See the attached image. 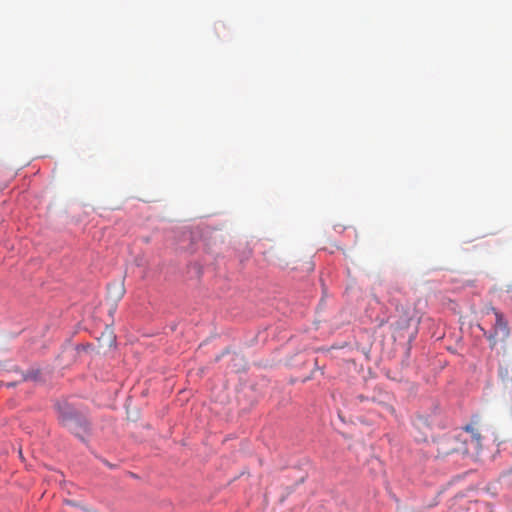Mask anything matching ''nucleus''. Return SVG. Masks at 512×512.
<instances>
[{"instance_id":"1","label":"nucleus","mask_w":512,"mask_h":512,"mask_svg":"<svg viewBox=\"0 0 512 512\" xmlns=\"http://www.w3.org/2000/svg\"><path fill=\"white\" fill-rule=\"evenodd\" d=\"M493 313L495 315V324H494L493 332L486 336L488 341L490 342L491 349L495 348V346L497 344V336L498 335H501L503 338H507L510 334L508 323L504 319L503 314L494 308H493Z\"/></svg>"},{"instance_id":"2","label":"nucleus","mask_w":512,"mask_h":512,"mask_svg":"<svg viewBox=\"0 0 512 512\" xmlns=\"http://www.w3.org/2000/svg\"><path fill=\"white\" fill-rule=\"evenodd\" d=\"M454 442L455 440L453 437L440 438L437 442L438 455L447 456L456 451L457 448L455 447Z\"/></svg>"},{"instance_id":"3","label":"nucleus","mask_w":512,"mask_h":512,"mask_svg":"<svg viewBox=\"0 0 512 512\" xmlns=\"http://www.w3.org/2000/svg\"><path fill=\"white\" fill-rule=\"evenodd\" d=\"M60 411V420L64 426L73 430V424L76 420V414L68 407L64 405L63 407H59Z\"/></svg>"},{"instance_id":"4","label":"nucleus","mask_w":512,"mask_h":512,"mask_svg":"<svg viewBox=\"0 0 512 512\" xmlns=\"http://www.w3.org/2000/svg\"><path fill=\"white\" fill-rule=\"evenodd\" d=\"M124 291L125 290H124L123 284H117V285L109 288V294L110 295L113 294V297L117 300H119L123 297Z\"/></svg>"},{"instance_id":"5","label":"nucleus","mask_w":512,"mask_h":512,"mask_svg":"<svg viewBox=\"0 0 512 512\" xmlns=\"http://www.w3.org/2000/svg\"><path fill=\"white\" fill-rule=\"evenodd\" d=\"M465 430H466L467 432H470V433L472 434V437L477 441V443H479V442H480V440H481V435H480V433L478 432V430H477V429H475V428H474L473 426H471V425H467V426L465 427Z\"/></svg>"},{"instance_id":"6","label":"nucleus","mask_w":512,"mask_h":512,"mask_svg":"<svg viewBox=\"0 0 512 512\" xmlns=\"http://www.w3.org/2000/svg\"><path fill=\"white\" fill-rule=\"evenodd\" d=\"M428 438V435L427 434H424V435H415V439L418 440V441H426Z\"/></svg>"},{"instance_id":"7","label":"nucleus","mask_w":512,"mask_h":512,"mask_svg":"<svg viewBox=\"0 0 512 512\" xmlns=\"http://www.w3.org/2000/svg\"><path fill=\"white\" fill-rule=\"evenodd\" d=\"M416 428L419 429L421 428L422 426H425V422L423 419H419L416 424H415Z\"/></svg>"},{"instance_id":"8","label":"nucleus","mask_w":512,"mask_h":512,"mask_svg":"<svg viewBox=\"0 0 512 512\" xmlns=\"http://www.w3.org/2000/svg\"><path fill=\"white\" fill-rule=\"evenodd\" d=\"M65 503L70 506L79 507V504L72 500H65Z\"/></svg>"},{"instance_id":"9","label":"nucleus","mask_w":512,"mask_h":512,"mask_svg":"<svg viewBox=\"0 0 512 512\" xmlns=\"http://www.w3.org/2000/svg\"><path fill=\"white\" fill-rule=\"evenodd\" d=\"M36 378H37V373H32V374L24 376L25 380H27V379H36Z\"/></svg>"},{"instance_id":"10","label":"nucleus","mask_w":512,"mask_h":512,"mask_svg":"<svg viewBox=\"0 0 512 512\" xmlns=\"http://www.w3.org/2000/svg\"><path fill=\"white\" fill-rule=\"evenodd\" d=\"M86 512H98L97 510L95 509H84Z\"/></svg>"}]
</instances>
